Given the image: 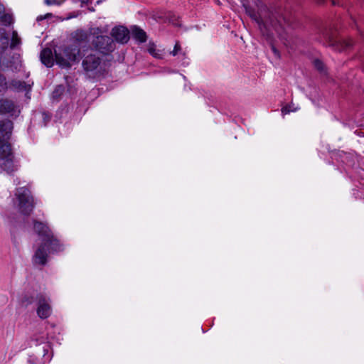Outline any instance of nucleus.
Segmentation results:
<instances>
[{
  "mask_svg": "<svg viewBox=\"0 0 364 364\" xmlns=\"http://www.w3.org/2000/svg\"><path fill=\"white\" fill-rule=\"evenodd\" d=\"M297 107H294V105H287L282 109V113L283 114H289L291 112H295L297 110Z\"/></svg>",
  "mask_w": 364,
  "mask_h": 364,
  "instance_id": "4be33fe9",
  "label": "nucleus"
},
{
  "mask_svg": "<svg viewBox=\"0 0 364 364\" xmlns=\"http://www.w3.org/2000/svg\"><path fill=\"white\" fill-rule=\"evenodd\" d=\"M18 203L17 207L21 213L29 215L33 210L34 202L30 191L26 187L16 189L15 193Z\"/></svg>",
  "mask_w": 364,
  "mask_h": 364,
  "instance_id": "423d86ee",
  "label": "nucleus"
},
{
  "mask_svg": "<svg viewBox=\"0 0 364 364\" xmlns=\"http://www.w3.org/2000/svg\"><path fill=\"white\" fill-rule=\"evenodd\" d=\"M55 57L58 65L62 68H69L71 63L79 60L80 48L73 43L60 46L55 50Z\"/></svg>",
  "mask_w": 364,
  "mask_h": 364,
  "instance_id": "39448f33",
  "label": "nucleus"
},
{
  "mask_svg": "<svg viewBox=\"0 0 364 364\" xmlns=\"http://www.w3.org/2000/svg\"><path fill=\"white\" fill-rule=\"evenodd\" d=\"M36 299L38 301V316L41 318L49 317L51 314L50 299L43 294L38 295Z\"/></svg>",
  "mask_w": 364,
  "mask_h": 364,
  "instance_id": "6e6552de",
  "label": "nucleus"
},
{
  "mask_svg": "<svg viewBox=\"0 0 364 364\" xmlns=\"http://www.w3.org/2000/svg\"><path fill=\"white\" fill-rule=\"evenodd\" d=\"M14 22L13 16L11 13L6 11L4 6L0 4V24L4 26H10Z\"/></svg>",
  "mask_w": 364,
  "mask_h": 364,
  "instance_id": "2eb2a0df",
  "label": "nucleus"
},
{
  "mask_svg": "<svg viewBox=\"0 0 364 364\" xmlns=\"http://www.w3.org/2000/svg\"><path fill=\"white\" fill-rule=\"evenodd\" d=\"M78 1H80V2H81V3H82V4H87V3H88V1H89L90 0H78Z\"/></svg>",
  "mask_w": 364,
  "mask_h": 364,
  "instance_id": "7c9ffc66",
  "label": "nucleus"
},
{
  "mask_svg": "<svg viewBox=\"0 0 364 364\" xmlns=\"http://www.w3.org/2000/svg\"><path fill=\"white\" fill-rule=\"evenodd\" d=\"M314 65L315 68L320 72L324 71V67H325L324 64L320 60H318V59L314 60Z\"/></svg>",
  "mask_w": 364,
  "mask_h": 364,
  "instance_id": "5701e85b",
  "label": "nucleus"
},
{
  "mask_svg": "<svg viewBox=\"0 0 364 364\" xmlns=\"http://www.w3.org/2000/svg\"><path fill=\"white\" fill-rule=\"evenodd\" d=\"M83 52H85L83 50ZM82 58V67L87 77L97 78L102 75L107 67V58L87 48Z\"/></svg>",
  "mask_w": 364,
  "mask_h": 364,
  "instance_id": "7ed1b4c3",
  "label": "nucleus"
},
{
  "mask_svg": "<svg viewBox=\"0 0 364 364\" xmlns=\"http://www.w3.org/2000/svg\"><path fill=\"white\" fill-rule=\"evenodd\" d=\"M33 230L38 236L40 244L33 257V262L36 264L45 265L48 254L62 251L63 245L47 224L34 220Z\"/></svg>",
  "mask_w": 364,
  "mask_h": 364,
  "instance_id": "f257e3e1",
  "label": "nucleus"
},
{
  "mask_svg": "<svg viewBox=\"0 0 364 364\" xmlns=\"http://www.w3.org/2000/svg\"><path fill=\"white\" fill-rule=\"evenodd\" d=\"M13 62H10L9 65H7L8 68H10L11 70L13 71H17L20 69L21 67V61L20 60L19 55H14L13 56Z\"/></svg>",
  "mask_w": 364,
  "mask_h": 364,
  "instance_id": "a211bd4d",
  "label": "nucleus"
},
{
  "mask_svg": "<svg viewBox=\"0 0 364 364\" xmlns=\"http://www.w3.org/2000/svg\"><path fill=\"white\" fill-rule=\"evenodd\" d=\"M65 92V87L63 85H58L52 93V98L54 100L58 101L60 97Z\"/></svg>",
  "mask_w": 364,
  "mask_h": 364,
  "instance_id": "6ab92c4d",
  "label": "nucleus"
},
{
  "mask_svg": "<svg viewBox=\"0 0 364 364\" xmlns=\"http://www.w3.org/2000/svg\"><path fill=\"white\" fill-rule=\"evenodd\" d=\"M50 349V346L49 344L48 343H46L43 346V357L45 358V360L46 361H48L49 362L51 359V356L48 355L47 358H46V355L48 353L49 350Z\"/></svg>",
  "mask_w": 364,
  "mask_h": 364,
  "instance_id": "412c9836",
  "label": "nucleus"
},
{
  "mask_svg": "<svg viewBox=\"0 0 364 364\" xmlns=\"http://www.w3.org/2000/svg\"><path fill=\"white\" fill-rule=\"evenodd\" d=\"M344 43H345V47L346 48H350L353 45V43H352L351 41H345Z\"/></svg>",
  "mask_w": 364,
  "mask_h": 364,
  "instance_id": "c85d7f7f",
  "label": "nucleus"
},
{
  "mask_svg": "<svg viewBox=\"0 0 364 364\" xmlns=\"http://www.w3.org/2000/svg\"><path fill=\"white\" fill-rule=\"evenodd\" d=\"M147 51L154 58L161 59L163 57V52L161 50L156 48V45L153 42H149L147 47Z\"/></svg>",
  "mask_w": 364,
  "mask_h": 364,
  "instance_id": "f3484780",
  "label": "nucleus"
},
{
  "mask_svg": "<svg viewBox=\"0 0 364 364\" xmlns=\"http://www.w3.org/2000/svg\"><path fill=\"white\" fill-rule=\"evenodd\" d=\"M33 85V81L26 82L24 81L14 80L10 83V87L17 92L26 91L28 92L31 90Z\"/></svg>",
  "mask_w": 364,
  "mask_h": 364,
  "instance_id": "ddd939ff",
  "label": "nucleus"
},
{
  "mask_svg": "<svg viewBox=\"0 0 364 364\" xmlns=\"http://www.w3.org/2000/svg\"><path fill=\"white\" fill-rule=\"evenodd\" d=\"M73 44L78 46V48L82 43H87L88 41V33L86 31L80 29L75 31L72 34Z\"/></svg>",
  "mask_w": 364,
  "mask_h": 364,
  "instance_id": "f8f14e48",
  "label": "nucleus"
},
{
  "mask_svg": "<svg viewBox=\"0 0 364 364\" xmlns=\"http://www.w3.org/2000/svg\"><path fill=\"white\" fill-rule=\"evenodd\" d=\"M65 0H44L46 5H60Z\"/></svg>",
  "mask_w": 364,
  "mask_h": 364,
  "instance_id": "393cba45",
  "label": "nucleus"
},
{
  "mask_svg": "<svg viewBox=\"0 0 364 364\" xmlns=\"http://www.w3.org/2000/svg\"><path fill=\"white\" fill-rule=\"evenodd\" d=\"M41 63L48 68H50L53 65V52L50 48H44L40 55Z\"/></svg>",
  "mask_w": 364,
  "mask_h": 364,
  "instance_id": "4468645a",
  "label": "nucleus"
},
{
  "mask_svg": "<svg viewBox=\"0 0 364 364\" xmlns=\"http://www.w3.org/2000/svg\"><path fill=\"white\" fill-rule=\"evenodd\" d=\"M13 129V122L10 120L0 121V167L7 173L17 170L11 145L8 143Z\"/></svg>",
  "mask_w": 364,
  "mask_h": 364,
  "instance_id": "f03ea898",
  "label": "nucleus"
},
{
  "mask_svg": "<svg viewBox=\"0 0 364 364\" xmlns=\"http://www.w3.org/2000/svg\"><path fill=\"white\" fill-rule=\"evenodd\" d=\"M132 34L133 38L139 43H144L146 41L147 36L145 31L136 26L132 28Z\"/></svg>",
  "mask_w": 364,
  "mask_h": 364,
  "instance_id": "dca6fc26",
  "label": "nucleus"
},
{
  "mask_svg": "<svg viewBox=\"0 0 364 364\" xmlns=\"http://www.w3.org/2000/svg\"><path fill=\"white\" fill-rule=\"evenodd\" d=\"M0 43H1V47H0V53H1V52L5 50L8 48L9 44V37L5 34V33L0 38ZM7 89H8V84L6 82V79L4 77V75L0 73V94L5 92Z\"/></svg>",
  "mask_w": 364,
  "mask_h": 364,
  "instance_id": "9d476101",
  "label": "nucleus"
},
{
  "mask_svg": "<svg viewBox=\"0 0 364 364\" xmlns=\"http://www.w3.org/2000/svg\"><path fill=\"white\" fill-rule=\"evenodd\" d=\"M21 43V38L18 35L16 31H13L11 40L10 43V48L11 49L16 48L18 46H19Z\"/></svg>",
  "mask_w": 364,
  "mask_h": 364,
  "instance_id": "aec40b11",
  "label": "nucleus"
},
{
  "mask_svg": "<svg viewBox=\"0 0 364 364\" xmlns=\"http://www.w3.org/2000/svg\"><path fill=\"white\" fill-rule=\"evenodd\" d=\"M51 16H52V14H50V13H48V14H46V15H44V16H38V17H37V18H36V20H37L38 21H42V20H43V19H46V18H50Z\"/></svg>",
  "mask_w": 364,
  "mask_h": 364,
  "instance_id": "cd10ccee",
  "label": "nucleus"
},
{
  "mask_svg": "<svg viewBox=\"0 0 364 364\" xmlns=\"http://www.w3.org/2000/svg\"><path fill=\"white\" fill-rule=\"evenodd\" d=\"M111 35L117 43L122 44L127 43L129 40V31L123 26L114 27L111 31Z\"/></svg>",
  "mask_w": 364,
  "mask_h": 364,
  "instance_id": "1a4fd4ad",
  "label": "nucleus"
},
{
  "mask_svg": "<svg viewBox=\"0 0 364 364\" xmlns=\"http://www.w3.org/2000/svg\"><path fill=\"white\" fill-rule=\"evenodd\" d=\"M246 12L250 18L258 24L260 29H262V27L266 28L268 24L272 23L271 20L267 19L261 13L255 11L250 7H246Z\"/></svg>",
  "mask_w": 364,
  "mask_h": 364,
  "instance_id": "9b49d317",
  "label": "nucleus"
},
{
  "mask_svg": "<svg viewBox=\"0 0 364 364\" xmlns=\"http://www.w3.org/2000/svg\"><path fill=\"white\" fill-rule=\"evenodd\" d=\"M28 362L30 364H38V363H39L38 358L34 355H30L28 359Z\"/></svg>",
  "mask_w": 364,
  "mask_h": 364,
  "instance_id": "bb28decb",
  "label": "nucleus"
},
{
  "mask_svg": "<svg viewBox=\"0 0 364 364\" xmlns=\"http://www.w3.org/2000/svg\"><path fill=\"white\" fill-rule=\"evenodd\" d=\"M41 117L43 121V125L46 126L51 119V115L48 112H41Z\"/></svg>",
  "mask_w": 364,
  "mask_h": 364,
  "instance_id": "b1692460",
  "label": "nucleus"
},
{
  "mask_svg": "<svg viewBox=\"0 0 364 364\" xmlns=\"http://www.w3.org/2000/svg\"><path fill=\"white\" fill-rule=\"evenodd\" d=\"M181 50V45L178 42H176L173 50L170 53L172 55L175 56L179 53Z\"/></svg>",
  "mask_w": 364,
  "mask_h": 364,
  "instance_id": "a878e982",
  "label": "nucleus"
},
{
  "mask_svg": "<svg viewBox=\"0 0 364 364\" xmlns=\"http://www.w3.org/2000/svg\"><path fill=\"white\" fill-rule=\"evenodd\" d=\"M100 28H93L90 34L91 45L99 54L107 58L116 49V44L112 37L102 35Z\"/></svg>",
  "mask_w": 364,
  "mask_h": 364,
  "instance_id": "20e7f679",
  "label": "nucleus"
},
{
  "mask_svg": "<svg viewBox=\"0 0 364 364\" xmlns=\"http://www.w3.org/2000/svg\"><path fill=\"white\" fill-rule=\"evenodd\" d=\"M19 113V107L14 102L9 99H0V114L16 117Z\"/></svg>",
  "mask_w": 364,
  "mask_h": 364,
  "instance_id": "0eeeda50",
  "label": "nucleus"
},
{
  "mask_svg": "<svg viewBox=\"0 0 364 364\" xmlns=\"http://www.w3.org/2000/svg\"><path fill=\"white\" fill-rule=\"evenodd\" d=\"M272 50H273V51H274V53H277V50H276L275 48H274V47H273V48H272Z\"/></svg>",
  "mask_w": 364,
  "mask_h": 364,
  "instance_id": "2f4dec72",
  "label": "nucleus"
},
{
  "mask_svg": "<svg viewBox=\"0 0 364 364\" xmlns=\"http://www.w3.org/2000/svg\"><path fill=\"white\" fill-rule=\"evenodd\" d=\"M33 341L35 342V344H36V346H38V344H40L41 343H42L41 341V342H39V341H38V339H37V338L33 339Z\"/></svg>",
  "mask_w": 364,
  "mask_h": 364,
  "instance_id": "c756f323",
  "label": "nucleus"
}]
</instances>
